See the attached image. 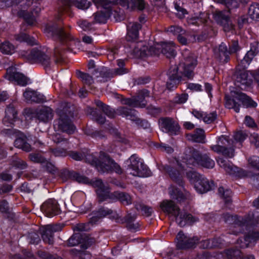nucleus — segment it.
I'll list each match as a JSON object with an SVG mask.
<instances>
[{"label": "nucleus", "mask_w": 259, "mask_h": 259, "mask_svg": "<svg viewBox=\"0 0 259 259\" xmlns=\"http://www.w3.org/2000/svg\"><path fill=\"white\" fill-rule=\"evenodd\" d=\"M182 55L184 61L179 66H171L167 72L168 79L166 85L169 90L176 88L178 84L184 80L183 77L192 79L194 76V70L197 64L195 56L188 50L183 51Z\"/></svg>", "instance_id": "obj_1"}, {"label": "nucleus", "mask_w": 259, "mask_h": 259, "mask_svg": "<svg viewBox=\"0 0 259 259\" xmlns=\"http://www.w3.org/2000/svg\"><path fill=\"white\" fill-rule=\"evenodd\" d=\"M44 32L48 37L57 39L54 50V57L56 63L62 61L66 50L71 51L76 42L70 33L64 29L59 27L56 23L48 24L44 29Z\"/></svg>", "instance_id": "obj_2"}, {"label": "nucleus", "mask_w": 259, "mask_h": 259, "mask_svg": "<svg viewBox=\"0 0 259 259\" xmlns=\"http://www.w3.org/2000/svg\"><path fill=\"white\" fill-rule=\"evenodd\" d=\"M247 135L243 131H238L234 135V139H230L228 137L221 136L219 137L217 144L211 145V150L217 153H220L228 158H232L235 155V147L236 144L239 143L241 146V143L247 138Z\"/></svg>", "instance_id": "obj_3"}, {"label": "nucleus", "mask_w": 259, "mask_h": 259, "mask_svg": "<svg viewBox=\"0 0 259 259\" xmlns=\"http://www.w3.org/2000/svg\"><path fill=\"white\" fill-rule=\"evenodd\" d=\"M222 218L226 223L230 225L229 233L234 235L244 232L245 230H247L252 227L256 226L258 224H259L258 217L254 219L249 216L243 218L236 215L225 213L223 214Z\"/></svg>", "instance_id": "obj_4"}, {"label": "nucleus", "mask_w": 259, "mask_h": 259, "mask_svg": "<svg viewBox=\"0 0 259 259\" xmlns=\"http://www.w3.org/2000/svg\"><path fill=\"white\" fill-rule=\"evenodd\" d=\"M222 218L226 223L230 225L229 233L234 235L244 232L245 230H247L252 227L256 226L258 224H259L258 217L254 219L249 216L243 218L236 215L225 213L223 214Z\"/></svg>", "instance_id": "obj_5"}, {"label": "nucleus", "mask_w": 259, "mask_h": 259, "mask_svg": "<svg viewBox=\"0 0 259 259\" xmlns=\"http://www.w3.org/2000/svg\"><path fill=\"white\" fill-rule=\"evenodd\" d=\"M74 107L70 103H64L57 110V114L59 118L55 121V128L68 135L74 133L76 128L69 119V117L73 116Z\"/></svg>", "instance_id": "obj_6"}, {"label": "nucleus", "mask_w": 259, "mask_h": 259, "mask_svg": "<svg viewBox=\"0 0 259 259\" xmlns=\"http://www.w3.org/2000/svg\"><path fill=\"white\" fill-rule=\"evenodd\" d=\"M86 160L91 164L96 166L98 170L101 172H111L115 171L117 174L122 173V169L105 152L101 151L99 158L93 154H88Z\"/></svg>", "instance_id": "obj_7"}, {"label": "nucleus", "mask_w": 259, "mask_h": 259, "mask_svg": "<svg viewBox=\"0 0 259 259\" xmlns=\"http://www.w3.org/2000/svg\"><path fill=\"white\" fill-rule=\"evenodd\" d=\"M141 28V25L137 22H130L127 25V35L126 39L128 41H135L139 36V30ZM134 49L132 53L137 58H142L149 55L150 51H147V48L144 46L142 42L132 44Z\"/></svg>", "instance_id": "obj_8"}, {"label": "nucleus", "mask_w": 259, "mask_h": 259, "mask_svg": "<svg viewBox=\"0 0 259 259\" xmlns=\"http://www.w3.org/2000/svg\"><path fill=\"white\" fill-rule=\"evenodd\" d=\"M92 2L97 8H103L105 10L94 14L93 23H105L113 11L120 13L117 9L118 2L116 0H92Z\"/></svg>", "instance_id": "obj_9"}, {"label": "nucleus", "mask_w": 259, "mask_h": 259, "mask_svg": "<svg viewBox=\"0 0 259 259\" xmlns=\"http://www.w3.org/2000/svg\"><path fill=\"white\" fill-rule=\"evenodd\" d=\"M225 99L226 107L228 109H233L237 113L239 112L241 106L237 101L240 102L244 107L247 108H255L257 105L251 97L240 91L232 92V97H226Z\"/></svg>", "instance_id": "obj_10"}, {"label": "nucleus", "mask_w": 259, "mask_h": 259, "mask_svg": "<svg viewBox=\"0 0 259 259\" xmlns=\"http://www.w3.org/2000/svg\"><path fill=\"white\" fill-rule=\"evenodd\" d=\"M20 55L31 63H39L45 68L50 67L52 64L50 56L45 48H33L27 51H21Z\"/></svg>", "instance_id": "obj_11"}, {"label": "nucleus", "mask_w": 259, "mask_h": 259, "mask_svg": "<svg viewBox=\"0 0 259 259\" xmlns=\"http://www.w3.org/2000/svg\"><path fill=\"white\" fill-rule=\"evenodd\" d=\"M98 213L100 217H105L108 215H111L110 218L115 219L116 222L120 223H126V228L131 231H137L139 225L138 223H135L136 215L128 214L125 218H121L116 212H113L111 209L102 207L99 209Z\"/></svg>", "instance_id": "obj_12"}, {"label": "nucleus", "mask_w": 259, "mask_h": 259, "mask_svg": "<svg viewBox=\"0 0 259 259\" xmlns=\"http://www.w3.org/2000/svg\"><path fill=\"white\" fill-rule=\"evenodd\" d=\"M127 170L133 176L148 177L151 175V172L136 154L132 155L126 161Z\"/></svg>", "instance_id": "obj_13"}, {"label": "nucleus", "mask_w": 259, "mask_h": 259, "mask_svg": "<svg viewBox=\"0 0 259 259\" xmlns=\"http://www.w3.org/2000/svg\"><path fill=\"white\" fill-rule=\"evenodd\" d=\"M253 79L259 87V68L255 71L242 70L236 73L235 84L242 90L252 87Z\"/></svg>", "instance_id": "obj_14"}, {"label": "nucleus", "mask_w": 259, "mask_h": 259, "mask_svg": "<svg viewBox=\"0 0 259 259\" xmlns=\"http://www.w3.org/2000/svg\"><path fill=\"white\" fill-rule=\"evenodd\" d=\"M177 166L176 167L167 165L159 166V169L163 172L167 174L171 179L177 184L179 186L183 187L184 182L183 177L185 169L182 164L177 161Z\"/></svg>", "instance_id": "obj_15"}, {"label": "nucleus", "mask_w": 259, "mask_h": 259, "mask_svg": "<svg viewBox=\"0 0 259 259\" xmlns=\"http://www.w3.org/2000/svg\"><path fill=\"white\" fill-rule=\"evenodd\" d=\"M27 114H33L32 117H36L40 121L47 122L51 120L54 116L53 110L49 107L43 106L33 111L28 109Z\"/></svg>", "instance_id": "obj_16"}, {"label": "nucleus", "mask_w": 259, "mask_h": 259, "mask_svg": "<svg viewBox=\"0 0 259 259\" xmlns=\"http://www.w3.org/2000/svg\"><path fill=\"white\" fill-rule=\"evenodd\" d=\"M6 78L21 86H26L28 82V78L23 74L18 72L14 67H9L7 69Z\"/></svg>", "instance_id": "obj_17"}, {"label": "nucleus", "mask_w": 259, "mask_h": 259, "mask_svg": "<svg viewBox=\"0 0 259 259\" xmlns=\"http://www.w3.org/2000/svg\"><path fill=\"white\" fill-rule=\"evenodd\" d=\"M159 125L163 131L171 135H178L180 127L176 121L169 117L161 118L159 120Z\"/></svg>", "instance_id": "obj_18"}, {"label": "nucleus", "mask_w": 259, "mask_h": 259, "mask_svg": "<svg viewBox=\"0 0 259 259\" xmlns=\"http://www.w3.org/2000/svg\"><path fill=\"white\" fill-rule=\"evenodd\" d=\"M63 5V8L59 10V13L63 11L68 12L72 6H74L78 9L85 10L92 5L91 2L88 0H60Z\"/></svg>", "instance_id": "obj_19"}, {"label": "nucleus", "mask_w": 259, "mask_h": 259, "mask_svg": "<svg viewBox=\"0 0 259 259\" xmlns=\"http://www.w3.org/2000/svg\"><path fill=\"white\" fill-rule=\"evenodd\" d=\"M92 186L96 188V192L99 198L100 202H103L108 199L110 194L109 188L108 186H105L102 181L100 179H96L94 181H91L89 183Z\"/></svg>", "instance_id": "obj_20"}, {"label": "nucleus", "mask_w": 259, "mask_h": 259, "mask_svg": "<svg viewBox=\"0 0 259 259\" xmlns=\"http://www.w3.org/2000/svg\"><path fill=\"white\" fill-rule=\"evenodd\" d=\"M9 134H15L17 137L14 142V145L16 147L21 149L24 151L29 152L31 150V146L27 142L26 136L23 135L19 131L14 130H8Z\"/></svg>", "instance_id": "obj_21"}, {"label": "nucleus", "mask_w": 259, "mask_h": 259, "mask_svg": "<svg viewBox=\"0 0 259 259\" xmlns=\"http://www.w3.org/2000/svg\"><path fill=\"white\" fill-rule=\"evenodd\" d=\"M177 246L179 249H187L193 247L198 242L196 237H190L180 232L176 237Z\"/></svg>", "instance_id": "obj_22"}, {"label": "nucleus", "mask_w": 259, "mask_h": 259, "mask_svg": "<svg viewBox=\"0 0 259 259\" xmlns=\"http://www.w3.org/2000/svg\"><path fill=\"white\" fill-rule=\"evenodd\" d=\"M61 230V227L60 225H49L45 226L42 230L41 237L45 243L49 244L54 243V233Z\"/></svg>", "instance_id": "obj_23"}, {"label": "nucleus", "mask_w": 259, "mask_h": 259, "mask_svg": "<svg viewBox=\"0 0 259 259\" xmlns=\"http://www.w3.org/2000/svg\"><path fill=\"white\" fill-rule=\"evenodd\" d=\"M41 210L48 217L57 215L60 212L57 202L52 199L44 202L41 206Z\"/></svg>", "instance_id": "obj_24"}, {"label": "nucleus", "mask_w": 259, "mask_h": 259, "mask_svg": "<svg viewBox=\"0 0 259 259\" xmlns=\"http://www.w3.org/2000/svg\"><path fill=\"white\" fill-rule=\"evenodd\" d=\"M201 154L194 149H190L183 157L182 160L188 167H192L199 166Z\"/></svg>", "instance_id": "obj_25"}, {"label": "nucleus", "mask_w": 259, "mask_h": 259, "mask_svg": "<svg viewBox=\"0 0 259 259\" xmlns=\"http://www.w3.org/2000/svg\"><path fill=\"white\" fill-rule=\"evenodd\" d=\"M213 18L218 24L223 26L225 31H229L233 29V25L225 12L216 11L213 14Z\"/></svg>", "instance_id": "obj_26"}, {"label": "nucleus", "mask_w": 259, "mask_h": 259, "mask_svg": "<svg viewBox=\"0 0 259 259\" xmlns=\"http://www.w3.org/2000/svg\"><path fill=\"white\" fill-rule=\"evenodd\" d=\"M118 5L131 11H143L146 8V3L144 0H121L118 2Z\"/></svg>", "instance_id": "obj_27"}, {"label": "nucleus", "mask_w": 259, "mask_h": 259, "mask_svg": "<svg viewBox=\"0 0 259 259\" xmlns=\"http://www.w3.org/2000/svg\"><path fill=\"white\" fill-rule=\"evenodd\" d=\"M160 207L165 213L176 219L180 213V208L172 200L163 201L160 204Z\"/></svg>", "instance_id": "obj_28"}, {"label": "nucleus", "mask_w": 259, "mask_h": 259, "mask_svg": "<svg viewBox=\"0 0 259 259\" xmlns=\"http://www.w3.org/2000/svg\"><path fill=\"white\" fill-rule=\"evenodd\" d=\"M258 239H259V232L249 230L244 238L237 240V244L240 248H245L249 246V243H254Z\"/></svg>", "instance_id": "obj_29"}, {"label": "nucleus", "mask_w": 259, "mask_h": 259, "mask_svg": "<svg viewBox=\"0 0 259 259\" xmlns=\"http://www.w3.org/2000/svg\"><path fill=\"white\" fill-rule=\"evenodd\" d=\"M194 188L199 193L202 194L210 191L214 187L212 182H209L203 176L195 183Z\"/></svg>", "instance_id": "obj_30"}, {"label": "nucleus", "mask_w": 259, "mask_h": 259, "mask_svg": "<svg viewBox=\"0 0 259 259\" xmlns=\"http://www.w3.org/2000/svg\"><path fill=\"white\" fill-rule=\"evenodd\" d=\"M23 97L27 102L40 103L46 101L45 97L29 88H27L23 93Z\"/></svg>", "instance_id": "obj_31"}, {"label": "nucleus", "mask_w": 259, "mask_h": 259, "mask_svg": "<svg viewBox=\"0 0 259 259\" xmlns=\"http://www.w3.org/2000/svg\"><path fill=\"white\" fill-rule=\"evenodd\" d=\"M175 48L173 41L162 42L156 46V49L161 50V53L167 58L174 57L176 55Z\"/></svg>", "instance_id": "obj_32"}, {"label": "nucleus", "mask_w": 259, "mask_h": 259, "mask_svg": "<svg viewBox=\"0 0 259 259\" xmlns=\"http://www.w3.org/2000/svg\"><path fill=\"white\" fill-rule=\"evenodd\" d=\"M168 31L177 35V39L179 42L183 45L187 44V39L189 37L188 33L186 32L181 27L178 26H171L168 28Z\"/></svg>", "instance_id": "obj_33"}, {"label": "nucleus", "mask_w": 259, "mask_h": 259, "mask_svg": "<svg viewBox=\"0 0 259 259\" xmlns=\"http://www.w3.org/2000/svg\"><path fill=\"white\" fill-rule=\"evenodd\" d=\"M6 115L3 119V123L9 126L13 124L17 118V111L13 104L8 105L6 109Z\"/></svg>", "instance_id": "obj_34"}, {"label": "nucleus", "mask_w": 259, "mask_h": 259, "mask_svg": "<svg viewBox=\"0 0 259 259\" xmlns=\"http://www.w3.org/2000/svg\"><path fill=\"white\" fill-rule=\"evenodd\" d=\"M215 58L219 59L222 62L227 63L230 59V52L228 50L226 45L222 42L218 49L214 52Z\"/></svg>", "instance_id": "obj_35"}, {"label": "nucleus", "mask_w": 259, "mask_h": 259, "mask_svg": "<svg viewBox=\"0 0 259 259\" xmlns=\"http://www.w3.org/2000/svg\"><path fill=\"white\" fill-rule=\"evenodd\" d=\"M108 199L112 201L119 200L124 205H128L132 203L131 197L128 194L119 191L110 193Z\"/></svg>", "instance_id": "obj_36"}, {"label": "nucleus", "mask_w": 259, "mask_h": 259, "mask_svg": "<svg viewBox=\"0 0 259 259\" xmlns=\"http://www.w3.org/2000/svg\"><path fill=\"white\" fill-rule=\"evenodd\" d=\"M176 222L180 227H184L186 224L191 225L198 221V219L193 217L191 214L180 213L176 218Z\"/></svg>", "instance_id": "obj_37"}, {"label": "nucleus", "mask_w": 259, "mask_h": 259, "mask_svg": "<svg viewBox=\"0 0 259 259\" xmlns=\"http://www.w3.org/2000/svg\"><path fill=\"white\" fill-rule=\"evenodd\" d=\"M169 193L172 199L177 200L179 202L187 199L189 194L188 192L183 193L179 189L171 185L169 188Z\"/></svg>", "instance_id": "obj_38"}, {"label": "nucleus", "mask_w": 259, "mask_h": 259, "mask_svg": "<svg viewBox=\"0 0 259 259\" xmlns=\"http://www.w3.org/2000/svg\"><path fill=\"white\" fill-rule=\"evenodd\" d=\"M258 52V50L256 45L251 46L250 50L247 52L244 58L241 61L243 67H247Z\"/></svg>", "instance_id": "obj_39"}, {"label": "nucleus", "mask_w": 259, "mask_h": 259, "mask_svg": "<svg viewBox=\"0 0 259 259\" xmlns=\"http://www.w3.org/2000/svg\"><path fill=\"white\" fill-rule=\"evenodd\" d=\"M188 140L194 142L202 143L204 140V131L201 128H196L194 133L187 135Z\"/></svg>", "instance_id": "obj_40"}, {"label": "nucleus", "mask_w": 259, "mask_h": 259, "mask_svg": "<svg viewBox=\"0 0 259 259\" xmlns=\"http://www.w3.org/2000/svg\"><path fill=\"white\" fill-rule=\"evenodd\" d=\"M209 20V17L207 13H203L200 14L199 17H193L188 19V22L189 24L194 25H199L200 24L206 23Z\"/></svg>", "instance_id": "obj_41"}, {"label": "nucleus", "mask_w": 259, "mask_h": 259, "mask_svg": "<svg viewBox=\"0 0 259 259\" xmlns=\"http://www.w3.org/2000/svg\"><path fill=\"white\" fill-rule=\"evenodd\" d=\"M86 112L88 115H90L93 120H95L98 123L103 124L105 122V118L101 115H99L97 114L96 109L88 107Z\"/></svg>", "instance_id": "obj_42"}, {"label": "nucleus", "mask_w": 259, "mask_h": 259, "mask_svg": "<svg viewBox=\"0 0 259 259\" xmlns=\"http://www.w3.org/2000/svg\"><path fill=\"white\" fill-rule=\"evenodd\" d=\"M215 162L207 154H201L199 166L207 168H212L214 166Z\"/></svg>", "instance_id": "obj_43"}, {"label": "nucleus", "mask_w": 259, "mask_h": 259, "mask_svg": "<svg viewBox=\"0 0 259 259\" xmlns=\"http://www.w3.org/2000/svg\"><path fill=\"white\" fill-rule=\"evenodd\" d=\"M217 162L220 167L223 168L228 174H232L235 171V167H233L232 163L223 158L219 157L217 159Z\"/></svg>", "instance_id": "obj_44"}, {"label": "nucleus", "mask_w": 259, "mask_h": 259, "mask_svg": "<svg viewBox=\"0 0 259 259\" xmlns=\"http://www.w3.org/2000/svg\"><path fill=\"white\" fill-rule=\"evenodd\" d=\"M95 104L98 107L101 108L103 112L109 117L113 118L115 116L114 111L109 106L105 105L99 100L95 101Z\"/></svg>", "instance_id": "obj_45"}, {"label": "nucleus", "mask_w": 259, "mask_h": 259, "mask_svg": "<svg viewBox=\"0 0 259 259\" xmlns=\"http://www.w3.org/2000/svg\"><path fill=\"white\" fill-rule=\"evenodd\" d=\"M218 192L226 204H229L231 202L232 191L230 189H225L221 187L218 189Z\"/></svg>", "instance_id": "obj_46"}, {"label": "nucleus", "mask_w": 259, "mask_h": 259, "mask_svg": "<svg viewBox=\"0 0 259 259\" xmlns=\"http://www.w3.org/2000/svg\"><path fill=\"white\" fill-rule=\"evenodd\" d=\"M15 39L19 42H25L30 45L35 44V39L26 33H21L15 35Z\"/></svg>", "instance_id": "obj_47"}, {"label": "nucleus", "mask_w": 259, "mask_h": 259, "mask_svg": "<svg viewBox=\"0 0 259 259\" xmlns=\"http://www.w3.org/2000/svg\"><path fill=\"white\" fill-rule=\"evenodd\" d=\"M15 47L9 41L0 44V51L5 54L11 55L15 52Z\"/></svg>", "instance_id": "obj_48"}, {"label": "nucleus", "mask_w": 259, "mask_h": 259, "mask_svg": "<svg viewBox=\"0 0 259 259\" xmlns=\"http://www.w3.org/2000/svg\"><path fill=\"white\" fill-rule=\"evenodd\" d=\"M82 234L80 233H74L68 240V245L70 246L77 245L82 243Z\"/></svg>", "instance_id": "obj_49"}, {"label": "nucleus", "mask_w": 259, "mask_h": 259, "mask_svg": "<svg viewBox=\"0 0 259 259\" xmlns=\"http://www.w3.org/2000/svg\"><path fill=\"white\" fill-rule=\"evenodd\" d=\"M76 74L77 77L80 78L83 83L87 85H91L94 82V79L89 74L77 71Z\"/></svg>", "instance_id": "obj_50"}, {"label": "nucleus", "mask_w": 259, "mask_h": 259, "mask_svg": "<svg viewBox=\"0 0 259 259\" xmlns=\"http://www.w3.org/2000/svg\"><path fill=\"white\" fill-rule=\"evenodd\" d=\"M227 259H242V254L240 250L230 249L226 251Z\"/></svg>", "instance_id": "obj_51"}, {"label": "nucleus", "mask_w": 259, "mask_h": 259, "mask_svg": "<svg viewBox=\"0 0 259 259\" xmlns=\"http://www.w3.org/2000/svg\"><path fill=\"white\" fill-rule=\"evenodd\" d=\"M248 14L252 19L259 18V4L253 3L248 9Z\"/></svg>", "instance_id": "obj_52"}, {"label": "nucleus", "mask_w": 259, "mask_h": 259, "mask_svg": "<svg viewBox=\"0 0 259 259\" xmlns=\"http://www.w3.org/2000/svg\"><path fill=\"white\" fill-rule=\"evenodd\" d=\"M136 208L138 210L141 211L143 215L147 217L150 216L153 211L152 208L142 203L136 204Z\"/></svg>", "instance_id": "obj_53"}, {"label": "nucleus", "mask_w": 259, "mask_h": 259, "mask_svg": "<svg viewBox=\"0 0 259 259\" xmlns=\"http://www.w3.org/2000/svg\"><path fill=\"white\" fill-rule=\"evenodd\" d=\"M202 175H200L197 172L193 170H190L186 172V177L189 181L195 185V183L199 180V178L202 177Z\"/></svg>", "instance_id": "obj_54"}, {"label": "nucleus", "mask_w": 259, "mask_h": 259, "mask_svg": "<svg viewBox=\"0 0 259 259\" xmlns=\"http://www.w3.org/2000/svg\"><path fill=\"white\" fill-rule=\"evenodd\" d=\"M123 104L128 105L130 106H132L134 107H139L141 108H143L145 107V103H142V104L139 103V100L135 99H131L129 98L124 99L121 101ZM143 102V101H142Z\"/></svg>", "instance_id": "obj_55"}, {"label": "nucleus", "mask_w": 259, "mask_h": 259, "mask_svg": "<svg viewBox=\"0 0 259 259\" xmlns=\"http://www.w3.org/2000/svg\"><path fill=\"white\" fill-rule=\"evenodd\" d=\"M52 139L57 144L61 143L62 145H64L66 148L68 144V139L63 137L61 134L58 133L54 134L52 136Z\"/></svg>", "instance_id": "obj_56"}, {"label": "nucleus", "mask_w": 259, "mask_h": 259, "mask_svg": "<svg viewBox=\"0 0 259 259\" xmlns=\"http://www.w3.org/2000/svg\"><path fill=\"white\" fill-rule=\"evenodd\" d=\"M29 159L31 161L37 163L45 162L46 159L39 153H32L29 155Z\"/></svg>", "instance_id": "obj_57"}, {"label": "nucleus", "mask_w": 259, "mask_h": 259, "mask_svg": "<svg viewBox=\"0 0 259 259\" xmlns=\"http://www.w3.org/2000/svg\"><path fill=\"white\" fill-rule=\"evenodd\" d=\"M23 0H0V8L4 9L18 4Z\"/></svg>", "instance_id": "obj_58"}, {"label": "nucleus", "mask_w": 259, "mask_h": 259, "mask_svg": "<svg viewBox=\"0 0 259 259\" xmlns=\"http://www.w3.org/2000/svg\"><path fill=\"white\" fill-rule=\"evenodd\" d=\"M71 177L78 183L84 184H89L90 183L89 178L76 172L72 173Z\"/></svg>", "instance_id": "obj_59"}, {"label": "nucleus", "mask_w": 259, "mask_h": 259, "mask_svg": "<svg viewBox=\"0 0 259 259\" xmlns=\"http://www.w3.org/2000/svg\"><path fill=\"white\" fill-rule=\"evenodd\" d=\"M95 240L94 238H91L89 236H86L84 234H82V246L85 248H87L89 246L94 243Z\"/></svg>", "instance_id": "obj_60"}, {"label": "nucleus", "mask_w": 259, "mask_h": 259, "mask_svg": "<svg viewBox=\"0 0 259 259\" xmlns=\"http://www.w3.org/2000/svg\"><path fill=\"white\" fill-rule=\"evenodd\" d=\"M217 113L214 112L210 113H205L203 120L205 123H210L214 121V120L217 118Z\"/></svg>", "instance_id": "obj_61"}, {"label": "nucleus", "mask_w": 259, "mask_h": 259, "mask_svg": "<svg viewBox=\"0 0 259 259\" xmlns=\"http://www.w3.org/2000/svg\"><path fill=\"white\" fill-rule=\"evenodd\" d=\"M188 98V95L186 93L181 94H177L175 97V102L178 104H183L185 103Z\"/></svg>", "instance_id": "obj_62"}, {"label": "nucleus", "mask_w": 259, "mask_h": 259, "mask_svg": "<svg viewBox=\"0 0 259 259\" xmlns=\"http://www.w3.org/2000/svg\"><path fill=\"white\" fill-rule=\"evenodd\" d=\"M24 18L26 22L29 25H34L36 23L35 18L33 13H32L31 14L25 13Z\"/></svg>", "instance_id": "obj_63"}, {"label": "nucleus", "mask_w": 259, "mask_h": 259, "mask_svg": "<svg viewBox=\"0 0 259 259\" xmlns=\"http://www.w3.org/2000/svg\"><path fill=\"white\" fill-rule=\"evenodd\" d=\"M249 164L252 167L259 170V157L253 156L248 159Z\"/></svg>", "instance_id": "obj_64"}]
</instances>
